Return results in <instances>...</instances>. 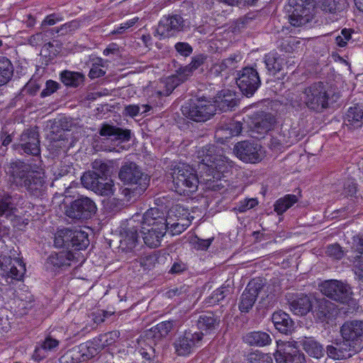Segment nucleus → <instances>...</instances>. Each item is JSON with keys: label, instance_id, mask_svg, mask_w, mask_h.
<instances>
[{"label": "nucleus", "instance_id": "obj_1", "mask_svg": "<svg viewBox=\"0 0 363 363\" xmlns=\"http://www.w3.org/2000/svg\"><path fill=\"white\" fill-rule=\"evenodd\" d=\"M197 159L200 177L206 183L221 179L231 168L230 162L213 145H207L198 150Z\"/></svg>", "mask_w": 363, "mask_h": 363}, {"label": "nucleus", "instance_id": "obj_2", "mask_svg": "<svg viewBox=\"0 0 363 363\" xmlns=\"http://www.w3.org/2000/svg\"><path fill=\"white\" fill-rule=\"evenodd\" d=\"M168 225L162 211L157 208L147 210L144 213L141 226V233L145 245L152 248L159 247Z\"/></svg>", "mask_w": 363, "mask_h": 363}, {"label": "nucleus", "instance_id": "obj_3", "mask_svg": "<svg viewBox=\"0 0 363 363\" xmlns=\"http://www.w3.org/2000/svg\"><path fill=\"white\" fill-rule=\"evenodd\" d=\"M9 230L0 226V268L6 276L16 280H21L26 272V266L16 255L18 252L13 248L9 249L4 238L9 235Z\"/></svg>", "mask_w": 363, "mask_h": 363}, {"label": "nucleus", "instance_id": "obj_4", "mask_svg": "<svg viewBox=\"0 0 363 363\" xmlns=\"http://www.w3.org/2000/svg\"><path fill=\"white\" fill-rule=\"evenodd\" d=\"M119 179L130 187L123 190L128 200H135L140 196L147 188L149 179L144 174L136 164L133 162L123 164L119 172Z\"/></svg>", "mask_w": 363, "mask_h": 363}, {"label": "nucleus", "instance_id": "obj_5", "mask_svg": "<svg viewBox=\"0 0 363 363\" xmlns=\"http://www.w3.org/2000/svg\"><path fill=\"white\" fill-rule=\"evenodd\" d=\"M14 182L23 186L31 194L39 196L46 189L45 174L42 171L30 170L24 164H16L12 172Z\"/></svg>", "mask_w": 363, "mask_h": 363}, {"label": "nucleus", "instance_id": "obj_6", "mask_svg": "<svg viewBox=\"0 0 363 363\" xmlns=\"http://www.w3.org/2000/svg\"><path fill=\"white\" fill-rule=\"evenodd\" d=\"M206 57L199 55L193 57L191 63L177 70L176 74L168 77L160 82V89L155 91L158 96H169L180 84L186 81L193 72L203 64Z\"/></svg>", "mask_w": 363, "mask_h": 363}, {"label": "nucleus", "instance_id": "obj_7", "mask_svg": "<svg viewBox=\"0 0 363 363\" xmlns=\"http://www.w3.org/2000/svg\"><path fill=\"white\" fill-rule=\"evenodd\" d=\"M175 191L179 194H189L197 190L199 180L196 170L186 164H179L172 173Z\"/></svg>", "mask_w": 363, "mask_h": 363}, {"label": "nucleus", "instance_id": "obj_8", "mask_svg": "<svg viewBox=\"0 0 363 363\" xmlns=\"http://www.w3.org/2000/svg\"><path fill=\"white\" fill-rule=\"evenodd\" d=\"M331 93L323 83L318 82L306 88L300 99L308 108L320 111L328 107Z\"/></svg>", "mask_w": 363, "mask_h": 363}, {"label": "nucleus", "instance_id": "obj_9", "mask_svg": "<svg viewBox=\"0 0 363 363\" xmlns=\"http://www.w3.org/2000/svg\"><path fill=\"white\" fill-rule=\"evenodd\" d=\"M184 116L196 122H204L216 113L215 105L206 98L196 99L182 107Z\"/></svg>", "mask_w": 363, "mask_h": 363}, {"label": "nucleus", "instance_id": "obj_10", "mask_svg": "<svg viewBox=\"0 0 363 363\" xmlns=\"http://www.w3.org/2000/svg\"><path fill=\"white\" fill-rule=\"evenodd\" d=\"M340 333L344 342L348 343V346L355 353L362 347V338L363 337V320H353L346 321L340 328Z\"/></svg>", "mask_w": 363, "mask_h": 363}, {"label": "nucleus", "instance_id": "obj_11", "mask_svg": "<svg viewBox=\"0 0 363 363\" xmlns=\"http://www.w3.org/2000/svg\"><path fill=\"white\" fill-rule=\"evenodd\" d=\"M274 358L277 363H306L305 356L295 341H278Z\"/></svg>", "mask_w": 363, "mask_h": 363}, {"label": "nucleus", "instance_id": "obj_12", "mask_svg": "<svg viewBox=\"0 0 363 363\" xmlns=\"http://www.w3.org/2000/svg\"><path fill=\"white\" fill-rule=\"evenodd\" d=\"M314 10L313 0H296L293 11L289 15L290 23L296 27L306 25L313 19Z\"/></svg>", "mask_w": 363, "mask_h": 363}, {"label": "nucleus", "instance_id": "obj_13", "mask_svg": "<svg viewBox=\"0 0 363 363\" xmlns=\"http://www.w3.org/2000/svg\"><path fill=\"white\" fill-rule=\"evenodd\" d=\"M323 294L340 303L347 302L352 295L351 288L337 280L325 281L320 286Z\"/></svg>", "mask_w": 363, "mask_h": 363}, {"label": "nucleus", "instance_id": "obj_14", "mask_svg": "<svg viewBox=\"0 0 363 363\" xmlns=\"http://www.w3.org/2000/svg\"><path fill=\"white\" fill-rule=\"evenodd\" d=\"M202 332L185 331L175 340L174 347L179 356H186L193 352L195 347L200 346L203 339Z\"/></svg>", "mask_w": 363, "mask_h": 363}, {"label": "nucleus", "instance_id": "obj_15", "mask_svg": "<svg viewBox=\"0 0 363 363\" xmlns=\"http://www.w3.org/2000/svg\"><path fill=\"white\" fill-rule=\"evenodd\" d=\"M236 82L242 93L249 97L259 87L261 80L255 69L245 67L240 71Z\"/></svg>", "mask_w": 363, "mask_h": 363}, {"label": "nucleus", "instance_id": "obj_16", "mask_svg": "<svg viewBox=\"0 0 363 363\" xmlns=\"http://www.w3.org/2000/svg\"><path fill=\"white\" fill-rule=\"evenodd\" d=\"M99 134L101 136L106 137L108 140H111L114 143V147L109 148V151H116L119 152L121 150L128 149L125 145L121 144L130 140V130H123L120 128L108 124H104L99 130Z\"/></svg>", "mask_w": 363, "mask_h": 363}, {"label": "nucleus", "instance_id": "obj_17", "mask_svg": "<svg viewBox=\"0 0 363 363\" xmlns=\"http://www.w3.org/2000/svg\"><path fill=\"white\" fill-rule=\"evenodd\" d=\"M96 211L95 203L88 197H81L74 201L67 210V215L74 219L89 218Z\"/></svg>", "mask_w": 363, "mask_h": 363}, {"label": "nucleus", "instance_id": "obj_18", "mask_svg": "<svg viewBox=\"0 0 363 363\" xmlns=\"http://www.w3.org/2000/svg\"><path fill=\"white\" fill-rule=\"evenodd\" d=\"M183 18L178 15L164 16L156 29V34L160 39L170 38L182 30Z\"/></svg>", "mask_w": 363, "mask_h": 363}, {"label": "nucleus", "instance_id": "obj_19", "mask_svg": "<svg viewBox=\"0 0 363 363\" xmlns=\"http://www.w3.org/2000/svg\"><path fill=\"white\" fill-rule=\"evenodd\" d=\"M349 259L353 264V271L357 278L363 282V238L354 237Z\"/></svg>", "mask_w": 363, "mask_h": 363}, {"label": "nucleus", "instance_id": "obj_20", "mask_svg": "<svg viewBox=\"0 0 363 363\" xmlns=\"http://www.w3.org/2000/svg\"><path fill=\"white\" fill-rule=\"evenodd\" d=\"M259 147L254 143L242 141L238 143L234 152L240 160L245 162L255 163L260 160Z\"/></svg>", "mask_w": 363, "mask_h": 363}, {"label": "nucleus", "instance_id": "obj_21", "mask_svg": "<svg viewBox=\"0 0 363 363\" xmlns=\"http://www.w3.org/2000/svg\"><path fill=\"white\" fill-rule=\"evenodd\" d=\"M262 284L259 281H250L240 296L239 309L242 313H247L255 304Z\"/></svg>", "mask_w": 363, "mask_h": 363}, {"label": "nucleus", "instance_id": "obj_22", "mask_svg": "<svg viewBox=\"0 0 363 363\" xmlns=\"http://www.w3.org/2000/svg\"><path fill=\"white\" fill-rule=\"evenodd\" d=\"M20 145L27 154L38 155L40 153V140L35 128L24 130L21 135Z\"/></svg>", "mask_w": 363, "mask_h": 363}, {"label": "nucleus", "instance_id": "obj_23", "mask_svg": "<svg viewBox=\"0 0 363 363\" xmlns=\"http://www.w3.org/2000/svg\"><path fill=\"white\" fill-rule=\"evenodd\" d=\"M238 100L235 93L226 89L220 91L216 96L213 102L215 108L222 111L231 110L238 105Z\"/></svg>", "mask_w": 363, "mask_h": 363}, {"label": "nucleus", "instance_id": "obj_24", "mask_svg": "<svg viewBox=\"0 0 363 363\" xmlns=\"http://www.w3.org/2000/svg\"><path fill=\"white\" fill-rule=\"evenodd\" d=\"M312 306L313 300L307 295L300 294L289 301L291 311L297 315H306L309 311H311Z\"/></svg>", "mask_w": 363, "mask_h": 363}, {"label": "nucleus", "instance_id": "obj_25", "mask_svg": "<svg viewBox=\"0 0 363 363\" xmlns=\"http://www.w3.org/2000/svg\"><path fill=\"white\" fill-rule=\"evenodd\" d=\"M242 131V124L238 121H230L221 125L216 131V137L218 140H225L238 135Z\"/></svg>", "mask_w": 363, "mask_h": 363}, {"label": "nucleus", "instance_id": "obj_26", "mask_svg": "<svg viewBox=\"0 0 363 363\" xmlns=\"http://www.w3.org/2000/svg\"><path fill=\"white\" fill-rule=\"evenodd\" d=\"M173 326V321L161 322L151 328L146 333V336L148 339H152L155 342H158L169 335Z\"/></svg>", "mask_w": 363, "mask_h": 363}, {"label": "nucleus", "instance_id": "obj_27", "mask_svg": "<svg viewBox=\"0 0 363 363\" xmlns=\"http://www.w3.org/2000/svg\"><path fill=\"white\" fill-rule=\"evenodd\" d=\"M326 352L328 357L333 359H347L355 354V352L352 350L351 347L348 346V343L344 341L337 344L335 347L328 345Z\"/></svg>", "mask_w": 363, "mask_h": 363}, {"label": "nucleus", "instance_id": "obj_28", "mask_svg": "<svg viewBox=\"0 0 363 363\" xmlns=\"http://www.w3.org/2000/svg\"><path fill=\"white\" fill-rule=\"evenodd\" d=\"M363 110L359 106L350 107L345 117L344 123L350 128H359L363 124Z\"/></svg>", "mask_w": 363, "mask_h": 363}, {"label": "nucleus", "instance_id": "obj_29", "mask_svg": "<svg viewBox=\"0 0 363 363\" xmlns=\"http://www.w3.org/2000/svg\"><path fill=\"white\" fill-rule=\"evenodd\" d=\"M245 343L251 346L264 347L271 343L272 339L270 335L262 331H253L247 333L243 337Z\"/></svg>", "mask_w": 363, "mask_h": 363}, {"label": "nucleus", "instance_id": "obj_30", "mask_svg": "<svg viewBox=\"0 0 363 363\" xmlns=\"http://www.w3.org/2000/svg\"><path fill=\"white\" fill-rule=\"evenodd\" d=\"M74 261V254L69 251H62L51 254L47 259V264L55 267H67Z\"/></svg>", "mask_w": 363, "mask_h": 363}, {"label": "nucleus", "instance_id": "obj_31", "mask_svg": "<svg viewBox=\"0 0 363 363\" xmlns=\"http://www.w3.org/2000/svg\"><path fill=\"white\" fill-rule=\"evenodd\" d=\"M334 305L330 301L322 299L318 301V307L315 311V316L321 322H328L335 315Z\"/></svg>", "mask_w": 363, "mask_h": 363}, {"label": "nucleus", "instance_id": "obj_32", "mask_svg": "<svg viewBox=\"0 0 363 363\" xmlns=\"http://www.w3.org/2000/svg\"><path fill=\"white\" fill-rule=\"evenodd\" d=\"M272 319L275 328L282 333H287L292 329L293 321L285 312H274Z\"/></svg>", "mask_w": 363, "mask_h": 363}, {"label": "nucleus", "instance_id": "obj_33", "mask_svg": "<svg viewBox=\"0 0 363 363\" xmlns=\"http://www.w3.org/2000/svg\"><path fill=\"white\" fill-rule=\"evenodd\" d=\"M70 247H74L76 250H81L87 247L89 245L88 233L81 229L71 230L69 229Z\"/></svg>", "mask_w": 363, "mask_h": 363}, {"label": "nucleus", "instance_id": "obj_34", "mask_svg": "<svg viewBox=\"0 0 363 363\" xmlns=\"http://www.w3.org/2000/svg\"><path fill=\"white\" fill-rule=\"evenodd\" d=\"M264 62L268 71L275 74L283 69L285 59L277 52H272L265 55Z\"/></svg>", "mask_w": 363, "mask_h": 363}, {"label": "nucleus", "instance_id": "obj_35", "mask_svg": "<svg viewBox=\"0 0 363 363\" xmlns=\"http://www.w3.org/2000/svg\"><path fill=\"white\" fill-rule=\"evenodd\" d=\"M219 323L220 318L218 316L211 312H207L199 316L197 325L201 330L208 333V331L215 330Z\"/></svg>", "mask_w": 363, "mask_h": 363}, {"label": "nucleus", "instance_id": "obj_36", "mask_svg": "<svg viewBox=\"0 0 363 363\" xmlns=\"http://www.w3.org/2000/svg\"><path fill=\"white\" fill-rule=\"evenodd\" d=\"M77 347L83 361L92 358L101 351V350L98 348V345L94 342V339L82 343L77 346Z\"/></svg>", "mask_w": 363, "mask_h": 363}, {"label": "nucleus", "instance_id": "obj_37", "mask_svg": "<svg viewBox=\"0 0 363 363\" xmlns=\"http://www.w3.org/2000/svg\"><path fill=\"white\" fill-rule=\"evenodd\" d=\"M303 347L311 357L320 359L324 356L325 350L323 347L312 338L305 340L303 342Z\"/></svg>", "mask_w": 363, "mask_h": 363}, {"label": "nucleus", "instance_id": "obj_38", "mask_svg": "<svg viewBox=\"0 0 363 363\" xmlns=\"http://www.w3.org/2000/svg\"><path fill=\"white\" fill-rule=\"evenodd\" d=\"M119 337L120 333L117 330H113L106 333L101 334L94 339V342L98 345V348L102 350L105 347L114 344L118 340Z\"/></svg>", "mask_w": 363, "mask_h": 363}, {"label": "nucleus", "instance_id": "obj_39", "mask_svg": "<svg viewBox=\"0 0 363 363\" xmlns=\"http://www.w3.org/2000/svg\"><path fill=\"white\" fill-rule=\"evenodd\" d=\"M297 201L298 198L296 195L287 194L275 202L274 205V211L278 215H281Z\"/></svg>", "mask_w": 363, "mask_h": 363}, {"label": "nucleus", "instance_id": "obj_40", "mask_svg": "<svg viewBox=\"0 0 363 363\" xmlns=\"http://www.w3.org/2000/svg\"><path fill=\"white\" fill-rule=\"evenodd\" d=\"M100 180H104L100 174L94 171H88L82 175L81 182L82 185L87 189L95 191L98 183Z\"/></svg>", "mask_w": 363, "mask_h": 363}, {"label": "nucleus", "instance_id": "obj_41", "mask_svg": "<svg viewBox=\"0 0 363 363\" xmlns=\"http://www.w3.org/2000/svg\"><path fill=\"white\" fill-rule=\"evenodd\" d=\"M13 68L6 57H0V86L6 84L11 78Z\"/></svg>", "mask_w": 363, "mask_h": 363}, {"label": "nucleus", "instance_id": "obj_42", "mask_svg": "<svg viewBox=\"0 0 363 363\" xmlns=\"http://www.w3.org/2000/svg\"><path fill=\"white\" fill-rule=\"evenodd\" d=\"M61 80L66 86L77 87L84 80V75L79 72L64 71L61 73Z\"/></svg>", "mask_w": 363, "mask_h": 363}, {"label": "nucleus", "instance_id": "obj_43", "mask_svg": "<svg viewBox=\"0 0 363 363\" xmlns=\"http://www.w3.org/2000/svg\"><path fill=\"white\" fill-rule=\"evenodd\" d=\"M275 123V118L271 114H265L258 119L255 124V130L257 133L264 134L272 130Z\"/></svg>", "mask_w": 363, "mask_h": 363}, {"label": "nucleus", "instance_id": "obj_44", "mask_svg": "<svg viewBox=\"0 0 363 363\" xmlns=\"http://www.w3.org/2000/svg\"><path fill=\"white\" fill-rule=\"evenodd\" d=\"M115 190L114 183L111 179H108L105 182L100 180L94 192L103 196H111L113 195Z\"/></svg>", "mask_w": 363, "mask_h": 363}, {"label": "nucleus", "instance_id": "obj_45", "mask_svg": "<svg viewBox=\"0 0 363 363\" xmlns=\"http://www.w3.org/2000/svg\"><path fill=\"white\" fill-rule=\"evenodd\" d=\"M70 238L69 229L65 228L60 230L57 232L55 236V245L57 247H70Z\"/></svg>", "mask_w": 363, "mask_h": 363}, {"label": "nucleus", "instance_id": "obj_46", "mask_svg": "<svg viewBox=\"0 0 363 363\" xmlns=\"http://www.w3.org/2000/svg\"><path fill=\"white\" fill-rule=\"evenodd\" d=\"M77 346L67 351L60 358L61 363H79L83 362Z\"/></svg>", "mask_w": 363, "mask_h": 363}, {"label": "nucleus", "instance_id": "obj_47", "mask_svg": "<svg viewBox=\"0 0 363 363\" xmlns=\"http://www.w3.org/2000/svg\"><path fill=\"white\" fill-rule=\"evenodd\" d=\"M104 67L105 62L101 58L97 59L96 62L92 64L89 77L91 79H96L104 76L106 74V71L103 69Z\"/></svg>", "mask_w": 363, "mask_h": 363}, {"label": "nucleus", "instance_id": "obj_48", "mask_svg": "<svg viewBox=\"0 0 363 363\" xmlns=\"http://www.w3.org/2000/svg\"><path fill=\"white\" fill-rule=\"evenodd\" d=\"M250 363H273L272 357L268 354L259 352L251 353L249 355Z\"/></svg>", "mask_w": 363, "mask_h": 363}, {"label": "nucleus", "instance_id": "obj_49", "mask_svg": "<svg viewBox=\"0 0 363 363\" xmlns=\"http://www.w3.org/2000/svg\"><path fill=\"white\" fill-rule=\"evenodd\" d=\"M258 205V201L257 199L251 198V199H245L244 200L240 201L236 207V209L240 213H244L247 211L253 208L256 206Z\"/></svg>", "mask_w": 363, "mask_h": 363}, {"label": "nucleus", "instance_id": "obj_50", "mask_svg": "<svg viewBox=\"0 0 363 363\" xmlns=\"http://www.w3.org/2000/svg\"><path fill=\"white\" fill-rule=\"evenodd\" d=\"M59 343V340L48 335L43 341L40 346L44 352H48L55 351L57 348Z\"/></svg>", "mask_w": 363, "mask_h": 363}, {"label": "nucleus", "instance_id": "obj_51", "mask_svg": "<svg viewBox=\"0 0 363 363\" xmlns=\"http://www.w3.org/2000/svg\"><path fill=\"white\" fill-rule=\"evenodd\" d=\"M326 254L336 259H340L344 256V251L338 244H333L328 246Z\"/></svg>", "mask_w": 363, "mask_h": 363}, {"label": "nucleus", "instance_id": "obj_52", "mask_svg": "<svg viewBox=\"0 0 363 363\" xmlns=\"http://www.w3.org/2000/svg\"><path fill=\"white\" fill-rule=\"evenodd\" d=\"M220 2L223 3L229 6H237L240 8L247 6H252L254 5L258 0H218Z\"/></svg>", "mask_w": 363, "mask_h": 363}, {"label": "nucleus", "instance_id": "obj_53", "mask_svg": "<svg viewBox=\"0 0 363 363\" xmlns=\"http://www.w3.org/2000/svg\"><path fill=\"white\" fill-rule=\"evenodd\" d=\"M351 38V32L346 28L342 30L341 35L335 38V42L339 47L343 48L347 45L348 40Z\"/></svg>", "mask_w": 363, "mask_h": 363}, {"label": "nucleus", "instance_id": "obj_54", "mask_svg": "<svg viewBox=\"0 0 363 363\" xmlns=\"http://www.w3.org/2000/svg\"><path fill=\"white\" fill-rule=\"evenodd\" d=\"M225 296L224 289L219 288L213 292L212 295L209 297L208 302L210 304H216L222 301Z\"/></svg>", "mask_w": 363, "mask_h": 363}, {"label": "nucleus", "instance_id": "obj_55", "mask_svg": "<svg viewBox=\"0 0 363 363\" xmlns=\"http://www.w3.org/2000/svg\"><path fill=\"white\" fill-rule=\"evenodd\" d=\"M59 84L52 80H48L46 82L45 88L42 91L40 96L45 97L53 94L58 89Z\"/></svg>", "mask_w": 363, "mask_h": 363}, {"label": "nucleus", "instance_id": "obj_56", "mask_svg": "<svg viewBox=\"0 0 363 363\" xmlns=\"http://www.w3.org/2000/svg\"><path fill=\"white\" fill-rule=\"evenodd\" d=\"M167 223H169L167 228H169L171 229L173 235L180 234L183 231H184L186 229V228L189 226L188 221H186V223H181L179 222L170 223L167 221Z\"/></svg>", "mask_w": 363, "mask_h": 363}, {"label": "nucleus", "instance_id": "obj_57", "mask_svg": "<svg viewBox=\"0 0 363 363\" xmlns=\"http://www.w3.org/2000/svg\"><path fill=\"white\" fill-rule=\"evenodd\" d=\"M11 198L9 196H0V216L9 213Z\"/></svg>", "mask_w": 363, "mask_h": 363}, {"label": "nucleus", "instance_id": "obj_58", "mask_svg": "<svg viewBox=\"0 0 363 363\" xmlns=\"http://www.w3.org/2000/svg\"><path fill=\"white\" fill-rule=\"evenodd\" d=\"M176 50L183 56H189L192 52V48L187 43H177L175 45Z\"/></svg>", "mask_w": 363, "mask_h": 363}, {"label": "nucleus", "instance_id": "obj_59", "mask_svg": "<svg viewBox=\"0 0 363 363\" xmlns=\"http://www.w3.org/2000/svg\"><path fill=\"white\" fill-rule=\"evenodd\" d=\"M213 240V238L205 240L196 238V240L194 242V247L198 250H206L211 245Z\"/></svg>", "mask_w": 363, "mask_h": 363}, {"label": "nucleus", "instance_id": "obj_60", "mask_svg": "<svg viewBox=\"0 0 363 363\" xmlns=\"http://www.w3.org/2000/svg\"><path fill=\"white\" fill-rule=\"evenodd\" d=\"M77 28V23L75 22H69L65 23L61 26L60 28L56 30H52V31H55L56 33H60L62 35L67 34L68 32L74 30Z\"/></svg>", "mask_w": 363, "mask_h": 363}, {"label": "nucleus", "instance_id": "obj_61", "mask_svg": "<svg viewBox=\"0 0 363 363\" xmlns=\"http://www.w3.org/2000/svg\"><path fill=\"white\" fill-rule=\"evenodd\" d=\"M356 192V184L353 180H348L344 184V194L345 196H352Z\"/></svg>", "mask_w": 363, "mask_h": 363}, {"label": "nucleus", "instance_id": "obj_62", "mask_svg": "<svg viewBox=\"0 0 363 363\" xmlns=\"http://www.w3.org/2000/svg\"><path fill=\"white\" fill-rule=\"evenodd\" d=\"M321 8L325 11L333 13L336 10V4L334 0H323Z\"/></svg>", "mask_w": 363, "mask_h": 363}, {"label": "nucleus", "instance_id": "obj_63", "mask_svg": "<svg viewBox=\"0 0 363 363\" xmlns=\"http://www.w3.org/2000/svg\"><path fill=\"white\" fill-rule=\"evenodd\" d=\"M62 20V18L59 17L55 13H52L45 17V18L43 20L42 23V26H52L57 23V22L61 21Z\"/></svg>", "mask_w": 363, "mask_h": 363}, {"label": "nucleus", "instance_id": "obj_64", "mask_svg": "<svg viewBox=\"0 0 363 363\" xmlns=\"http://www.w3.org/2000/svg\"><path fill=\"white\" fill-rule=\"evenodd\" d=\"M93 168L99 170L101 174V177L106 175L108 171V166L106 164L98 161H95L93 163Z\"/></svg>", "mask_w": 363, "mask_h": 363}]
</instances>
